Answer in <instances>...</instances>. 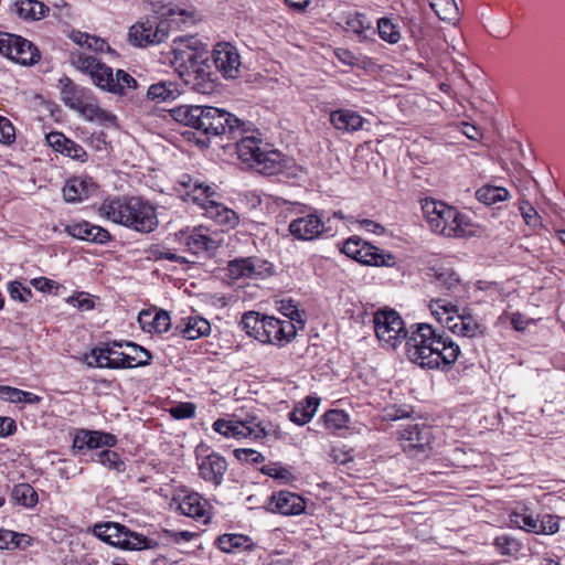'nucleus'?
Wrapping results in <instances>:
<instances>
[{"label": "nucleus", "instance_id": "72a5a7b5", "mask_svg": "<svg viewBox=\"0 0 565 565\" xmlns=\"http://www.w3.org/2000/svg\"><path fill=\"white\" fill-rule=\"evenodd\" d=\"M320 398L308 396L305 403L297 405L292 412L289 413V419L297 425H305L311 420L318 411Z\"/></svg>", "mask_w": 565, "mask_h": 565}, {"label": "nucleus", "instance_id": "aec40b11", "mask_svg": "<svg viewBox=\"0 0 565 565\" xmlns=\"http://www.w3.org/2000/svg\"><path fill=\"white\" fill-rule=\"evenodd\" d=\"M46 141L56 152H61L62 154L79 162H85L87 160V152L85 149L81 145L66 138L62 132H50L46 135Z\"/></svg>", "mask_w": 565, "mask_h": 565}, {"label": "nucleus", "instance_id": "f3484780", "mask_svg": "<svg viewBox=\"0 0 565 565\" xmlns=\"http://www.w3.org/2000/svg\"><path fill=\"white\" fill-rule=\"evenodd\" d=\"M198 460L200 477L214 486H220L227 470L226 459L216 452H211L204 457H198Z\"/></svg>", "mask_w": 565, "mask_h": 565}, {"label": "nucleus", "instance_id": "c9c22d12", "mask_svg": "<svg viewBox=\"0 0 565 565\" xmlns=\"http://www.w3.org/2000/svg\"><path fill=\"white\" fill-rule=\"evenodd\" d=\"M205 212L211 218H214L222 225L234 227L238 223L237 214L216 201L213 203L210 202V204L206 205Z\"/></svg>", "mask_w": 565, "mask_h": 565}, {"label": "nucleus", "instance_id": "f257e3e1", "mask_svg": "<svg viewBox=\"0 0 565 565\" xmlns=\"http://www.w3.org/2000/svg\"><path fill=\"white\" fill-rule=\"evenodd\" d=\"M374 330L383 345L391 349L406 339L408 359L422 367L449 370L460 354L459 345L450 337L428 323L416 324L407 335L402 318L394 310L376 312Z\"/></svg>", "mask_w": 565, "mask_h": 565}, {"label": "nucleus", "instance_id": "b1692460", "mask_svg": "<svg viewBox=\"0 0 565 565\" xmlns=\"http://www.w3.org/2000/svg\"><path fill=\"white\" fill-rule=\"evenodd\" d=\"M209 503L199 493L192 492L185 495L178 505L181 514L202 521L204 524L209 522Z\"/></svg>", "mask_w": 565, "mask_h": 565}, {"label": "nucleus", "instance_id": "2eb2a0df", "mask_svg": "<svg viewBox=\"0 0 565 565\" xmlns=\"http://www.w3.org/2000/svg\"><path fill=\"white\" fill-rule=\"evenodd\" d=\"M124 342L113 341L105 343L102 347L92 350L90 354L86 355V363L89 367H107V369H126V366H113L111 364L126 363L120 361L126 356L125 352H119L116 348H124Z\"/></svg>", "mask_w": 565, "mask_h": 565}, {"label": "nucleus", "instance_id": "a211bd4d", "mask_svg": "<svg viewBox=\"0 0 565 565\" xmlns=\"http://www.w3.org/2000/svg\"><path fill=\"white\" fill-rule=\"evenodd\" d=\"M429 428L420 427L418 424L407 425L401 430V439L404 451L416 456L425 452L430 444Z\"/></svg>", "mask_w": 565, "mask_h": 565}, {"label": "nucleus", "instance_id": "20e7f679", "mask_svg": "<svg viewBox=\"0 0 565 565\" xmlns=\"http://www.w3.org/2000/svg\"><path fill=\"white\" fill-rule=\"evenodd\" d=\"M98 215L140 233H150L158 226L156 209L139 196L107 198L99 205Z\"/></svg>", "mask_w": 565, "mask_h": 565}, {"label": "nucleus", "instance_id": "bf43d9fd", "mask_svg": "<svg viewBox=\"0 0 565 565\" xmlns=\"http://www.w3.org/2000/svg\"><path fill=\"white\" fill-rule=\"evenodd\" d=\"M234 456L243 462L260 463L265 461V457L254 449L238 448L234 450Z\"/></svg>", "mask_w": 565, "mask_h": 565}, {"label": "nucleus", "instance_id": "bb28decb", "mask_svg": "<svg viewBox=\"0 0 565 565\" xmlns=\"http://www.w3.org/2000/svg\"><path fill=\"white\" fill-rule=\"evenodd\" d=\"M50 11L49 7L38 0H15L11 12L26 21H38Z\"/></svg>", "mask_w": 565, "mask_h": 565}, {"label": "nucleus", "instance_id": "de8ad7c7", "mask_svg": "<svg viewBox=\"0 0 565 565\" xmlns=\"http://www.w3.org/2000/svg\"><path fill=\"white\" fill-rule=\"evenodd\" d=\"M97 458L98 462L110 470L121 472L126 469L125 461L116 451L104 449L97 454Z\"/></svg>", "mask_w": 565, "mask_h": 565}, {"label": "nucleus", "instance_id": "a878e982", "mask_svg": "<svg viewBox=\"0 0 565 565\" xmlns=\"http://www.w3.org/2000/svg\"><path fill=\"white\" fill-rule=\"evenodd\" d=\"M11 46L12 53H10L9 58L21 65L35 64L41 57L38 47L29 40L19 35H15Z\"/></svg>", "mask_w": 565, "mask_h": 565}, {"label": "nucleus", "instance_id": "4be33fe9", "mask_svg": "<svg viewBox=\"0 0 565 565\" xmlns=\"http://www.w3.org/2000/svg\"><path fill=\"white\" fill-rule=\"evenodd\" d=\"M117 443L115 435L96 430H79L74 438V448L97 449L103 446L113 447Z\"/></svg>", "mask_w": 565, "mask_h": 565}, {"label": "nucleus", "instance_id": "6e6552de", "mask_svg": "<svg viewBox=\"0 0 565 565\" xmlns=\"http://www.w3.org/2000/svg\"><path fill=\"white\" fill-rule=\"evenodd\" d=\"M429 308L433 316L454 333L460 337L475 338L483 333L482 326L470 313H459L457 305L446 299H433Z\"/></svg>", "mask_w": 565, "mask_h": 565}, {"label": "nucleus", "instance_id": "58836bf2", "mask_svg": "<svg viewBox=\"0 0 565 565\" xmlns=\"http://www.w3.org/2000/svg\"><path fill=\"white\" fill-rule=\"evenodd\" d=\"M429 6L440 20L446 22L458 20L459 10L455 0H430Z\"/></svg>", "mask_w": 565, "mask_h": 565}, {"label": "nucleus", "instance_id": "9d476101", "mask_svg": "<svg viewBox=\"0 0 565 565\" xmlns=\"http://www.w3.org/2000/svg\"><path fill=\"white\" fill-rule=\"evenodd\" d=\"M169 25L167 20L157 17L137 22L129 29V42L140 47L160 44L169 35Z\"/></svg>", "mask_w": 565, "mask_h": 565}, {"label": "nucleus", "instance_id": "7ed1b4c3", "mask_svg": "<svg viewBox=\"0 0 565 565\" xmlns=\"http://www.w3.org/2000/svg\"><path fill=\"white\" fill-rule=\"evenodd\" d=\"M173 119L209 136L236 140L247 131L246 124L233 114L212 106L182 105L171 110Z\"/></svg>", "mask_w": 565, "mask_h": 565}, {"label": "nucleus", "instance_id": "423d86ee", "mask_svg": "<svg viewBox=\"0 0 565 565\" xmlns=\"http://www.w3.org/2000/svg\"><path fill=\"white\" fill-rule=\"evenodd\" d=\"M241 326L249 337L262 343L280 345L296 335V326L291 321H282L274 317L260 316L255 311L243 315Z\"/></svg>", "mask_w": 565, "mask_h": 565}, {"label": "nucleus", "instance_id": "c85d7f7f", "mask_svg": "<svg viewBox=\"0 0 565 565\" xmlns=\"http://www.w3.org/2000/svg\"><path fill=\"white\" fill-rule=\"evenodd\" d=\"M93 533L104 542L121 548L125 541L124 536H127L126 527L114 522L96 524L93 529Z\"/></svg>", "mask_w": 565, "mask_h": 565}, {"label": "nucleus", "instance_id": "79ce46f5", "mask_svg": "<svg viewBox=\"0 0 565 565\" xmlns=\"http://www.w3.org/2000/svg\"><path fill=\"white\" fill-rule=\"evenodd\" d=\"M175 88L172 83L159 82L152 84L147 90L150 100L162 103L175 98Z\"/></svg>", "mask_w": 565, "mask_h": 565}, {"label": "nucleus", "instance_id": "c756f323", "mask_svg": "<svg viewBox=\"0 0 565 565\" xmlns=\"http://www.w3.org/2000/svg\"><path fill=\"white\" fill-rule=\"evenodd\" d=\"M138 321L143 330L157 333L167 332L171 326V319L167 311L160 310L157 312L142 311L139 315Z\"/></svg>", "mask_w": 565, "mask_h": 565}, {"label": "nucleus", "instance_id": "37998d69", "mask_svg": "<svg viewBox=\"0 0 565 565\" xmlns=\"http://www.w3.org/2000/svg\"><path fill=\"white\" fill-rule=\"evenodd\" d=\"M137 86V81L122 70H118L113 74V83H110L107 92L124 95L127 89H134Z\"/></svg>", "mask_w": 565, "mask_h": 565}, {"label": "nucleus", "instance_id": "338daca9", "mask_svg": "<svg viewBox=\"0 0 565 565\" xmlns=\"http://www.w3.org/2000/svg\"><path fill=\"white\" fill-rule=\"evenodd\" d=\"M15 40L14 34L0 32V54L8 57L12 53V42Z\"/></svg>", "mask_w": 565, "mask_h": 565}, {"label": "nucleus", "instance_id": "7c9ffc66", "mask_svg": "<svg viewBox=\"0 0 565 565\" xmlns=\"http://www.w3.org/2000/svg\"><path fill=\"white\" fill-rule=\"evenodd\" d=\"M175 330L188 340H195L207 335L211 331L209 321L201 317H190L186 321L178 324Z\"/></svg>", "mask_w": 565, "mask_h": 565}, {"label": "nucleus", "instance_id": "4d7b16f0", "mask_svg": "<svg viewBox=\"0 0 565 565\" xmlns=\"http://www.w3.org/2000/svg\"><path fill=\"white\" fill-rule=\"evenodd\" d=\"M8 291L10 297L13 300H19L21 302H26L32 297V291L30 288L24 287L19 281H12L9 284Z\"/></svg>", "mask_w": 565, "mask_h": 565}, {"label": "nucleus", "instance_id": "412c9836", "mask_svg": "<svg viewBox=\"0 0 565 565\" xmlns=\"http://www.w3.org/2000/svg\"><path fill=\"white\" fill-rule=\"evenodd\" d=\"M323 231V223L313 214L294 220L289 224V232L298 239L311 241L318 237Z\"/></svg>", "mask_w": 565, "mask_h": 565}, {"label": "nucleus", "instance_id": "a19ab883", "mask_svg": "<svg viewBox=\"0 0 565 565\" xmlns=\"http://www.w3.org/2000/svg\"><path fill=\"white\" fill-rule=\"evenodd\" d=\"M509 192L501 186L484 185L476 191V198L486 205H492L507 200Z\"/></svg>", "mask_w": 565, "mask_h": 565}, {"label": "nucleus", "instance_id": "0e129e2a", "mask_svg": "<svg viewBox=\"0 0 565 565\" xmlns=\"http://www.w3.org/2000/svg\"><path fill=\"white\" fill-rule=\"evenodd\" d=\"M67 301L81 310H89L94 308V301L84 292L70 297Z\"/></svg>", "mask_w": 565, "mask_h": 565}, {"label": "nucleus", "instance_id": "f8f14e48", "mask_svg": "<svg viewBox=\"0 0 565 565\" xmlns=\"http://www.w3.org/2000/svg\"><path fill=\"white\" fill-rule=\"evenodd\" d=\"M71 63L76 70L87 74L93 83L104 90H107L113 83V70L95 56L82 52L72 53Z\"/></svg>", "mask_w": 565, "mask_h": 565}, {"label": "nucleus", "instance_id": "3c124183", "mask_svg": "<svg viewBox=\"0 0 565 565\" xmlns=\"http://www.w3.org/2000/svg\"><path fill=\"white\" fill-rule=\"evenodd\" d=\"M127 536H124V546L125 550H142V548H152L156 543L152 542V540L129 531L126 529Z\"/></svg>", "mask_w": 565, "mask_h": 565}, {"label": "nucleus", "instance_id": "1a4fd4ad", "mask_svg": "<svg viewBox=\"0 0 565 565\" xmlns=\"http://www.w3.org/2000/svg\"><path fill=\"white\" fill-rule=\"evenodd\" d=\"M341 252L348 257L367 266L393 267L396 264V257L393 254L380 249L359 236L348 238L343 243Z\"/></svg>", "mask_w": 565, "mask_h": 565}, {"label": "nucleus", "instance_id": "4c0bfd02", "mask_svg": "<svg viewBox=\"0 0 565 565\" xmlns=\"http://www.w3.org/2000/svg\"><path fill=\"white\" fill-rule=\"evenodd\" d=\"M11 499L25 508H33L39 500L34 488L29 483L15 484L11 492Z\"/></svg>", "mask_w": 565, "mask_h": 565}, {"label": "nucleus", "instance_id": "f704fd0d", "mask_svg": "<svg viewBox=\"0 0 565 565\" xmlns=\"http://www.w3.org/2000/svg\"><path fill=\"white\" fill-rule=\"evenodd\" d=\"M436 287L449 295H456L461 290V281L458 274L451 268H440L435 273Z\"/></svg>", "mask_w": 565, "mask_h": 565}, {"label": "nucleus", "instance_id": "c03bdc74", "mask_svg": "<svg viewBox=\"0 0 565 565\" xmlns=\"http://www.w3.org/2000/svg\"><path fill=\"white\" fill-rule=\"evenodd\" d=\"M244 428L245 426L242 425V422L217 419L213 424V429L225 437H245Z\"/></svg>", "mask_w": 565, "mask_h": 565}, {"label": "nucleus", "instance_id": "5701e85b", "mask_svg": "<svg viewBox=\"0 0 565 565\" xmlns=\"http://www.w3.org/2000/svg\"><path fill=\"white\" fill-rule=\"evenodd\" d=\"M96 190L90 178L75 177L70 179L63 188V198L68 203H75L89 198Z\"/></svg>", "mask_w": 565, "mask_h": 565}, {"label": "nucleus", "instance_id": "13d9d810", "mask_svg": "<svg viewBox=\"0 0 565 565\" xmlns=\"http://www.w3.org/2000/svg\"><path fill=\"white\" fill-rule=\"evenodd\" d=\"M170 414L175 419L192 418L195 416V405L193 403H179L171 407Z\"/></svg>", "mask_w": 565, "mask_h": 565}, {"label": "nucleus", "instance_id": "ea45409f", "mask_svg": "<svg viewBox=\"0 0 565 565\" xmlns=\"http://www.w3.org/2000/svg\"><path fill=\"white\" fill-rule=\"evenodd\" d=\"M184 200H191L193 203L199 204L201 207L206 210V205L213 203L215 200L213 196L215 192L203 183H193V188L185 192Z\"/></svg>", "mask_w": 565, "mask_h": 565}, {"label": "nucleus", "instance_id": "6ab92c4d", "mask_svg": "<svg viewBox=\"0 0 565 565\" xmlns=\"http://www.w3.org/2000/svg\"><path fill=\"white\" fill-rule=\"evenodd\" d=\"M65 232L74 238L96 244H106L111 239L106 228L87 221L68 224L65 226Z\"/></svg>", "mask_w": 565, "mask_h": 565}, {"label": "nucleus", "instance_id": "a18cd8bd", "mask_svg": "<svg viewBox=\"0 0 565 565\" xmlns=\"http://www.w3.org/2000/svg\"><path fill=\"white\" fill-rule=\"evenodd\" d=\"M323 422L326 427L337 433L342 428H345L349 423V416L347 413L340 409H330L323 415Z\"/></svg>", "mask_w": 565, "mask_h": 565}, {"label": "nucleus", "instance_id": "2f4dec72", "mask_svg": "<svg viewBox=\"0 0 565 565\" xmlns=\"http://www.w3.org/2000/svg\"><path fill=\"white\" fill-rule=\"evenodd\" d=\"M216 544L222 552L235 553L237 551H252L255 543L250 537L243 534H223L217 537Z\"/></svg>", "mask_w": 565, "mask_h": 565}, {"label": "nucleus", "instance_id": "473e14b6", "mask_svg": "<svg viewBox=\"0 0 565 565\" xmlns=\"http://www.w3.org/2000/svg\"><path fill=\"white\" fill-rule=\"evenodd\" d=\"M186 246L195 255L212 253L218 248V243L200 230H194L186 239Z\"/></svg>", "mask_w": 565, "mask_h": 565}, {"label": "nucleus", "instance_id": "393cba45", "mask_svg": "<svg viewBox=\"0 0 565 565\" xmlns=\"http://www.w3.org/2000/svg\"><path fill=\"white\" fill-rule=\"evenodd\" d=\"M330 122L337 130L354 132L363 128L365 119L351 109H337L330 113Z\"/></svg>", "mask_w": 565, "mask_h": 565}, {"label": "nucleus", "instance_id": "4468645a", "mask_svg": "<svg viewBox=\"0 0 565 565\" xmlns=\"http://www.w3.org/2000/svg\"><path fill=\"white\" fill-rule=\"evenodd\" d=\"M226 273L233 280L262 278L270 274V266L256 257L235 258L227 263Z\"/></svg>", "mask_w": 565, "mask_h": 565}, {"label": "nucleus", "instance_id": "49530a36", "mask_svg": "<svg viewBox=\"0 0 565 565\" xmlns=\"http://www.w3.org/2000/svg\"><path fill=\"white\" fill-rule=\"evenodd\" d=\"M510 522L521 530L537 534L539 519L532 514L514 511L510 514Z\"/></svg>", "mask_w": 565, "mask_h": 565}, {"label": "nucleus", "instance_id": "8fccbe9b", "mask_svg": "<svg viewBox=\"0 0 565 565\" xmlns=\"http://www.w3.org/2000/svg\"><path fill=\"white\" fill-rule=\"evenodd\" d=\"M242 425L245 426V437L254 436L255 438H262L270 433V424L258 420L256 417H252L245 422H242Z\"/></svg>", "mask_w": 565, "mask_h": 565}, {"label": "nucleus", "instance_id": "69168bd1", "mask_svg": "<svg viewBox=\"0 0 565 565\" xmlns=\"http://www.w3.org/2000/svg\"><path fill=\"white\" fill-rule=\"evenodd\" d=\"M21 390L2 385L0 386V398L11 403H20Z\"/></svg>", "mask_w": 565, "mask_h": 565}, {"label": "nucleus", "instance_id": "680f3d73", "mask_svg": "<svg viewBox=\"0 0 565 565\" xmlns=\"http://www.w3.org/2000/svg\"><path fill=\"white\" fill-rule=\"evenodd\" d=\"M14 138L15 131L13 125L8 118L0 116V142L11 143L14 141Z\"/></svg>", "mask_w": 565, "mask_h": 565}, {"label": "nucleus", "instance_id": "5fc2aeb1", "mask_svg": "<svg viewBox=\"0 0 565 565\" xmlns=\"http://www.w3.org/2000/svg\"><path fill=\"white\" fill-rule=\"evenodd\" d=\"M537 523V534H554L559 530L558 518L551 514L542 515Z\"/></svg>", "mask_w": 565, "mask_h": 565}, {"label": "nucleus", "instance_id": "e2e57ef3", "mask_svg": "<svg viewBox=\"0 0 565 565\" xmlns=\"http://www.w3.org/2000/svg\"><path fill=\"white\" fill-rule=\"evenodd\" d=\"M521 214L523 216L524 222L532 227H536L541 223V217L537 214L536 210L530 204H524L520 206Z\"/></svg>", "mask_w": 565, "mask_h": 565}, {"label": "nucleus", "instance_id": "ddd939ff", "mask_svg": "<svg viewBox=\"0 0 565 565\" xmlns=\"http://www.w3.org/2000/svg\"><path fill=\"white\" fill-rule=\"evenodd\" d=\"M213 66L225 77L236 78L239 75L241 56L237 49L227 42L217 43L213 51Z\"/></svg>", "mask_w": 565, "mask_h": 565}, {"label": "nucleus", "instance_id": "09e8293b", "mask_svg": "<svg viewBox=\"0 0 565 565\" xmlns=\"http://www.w3.org/2000/svg\"><path fill=\"white\" fill-rule=\"evenodd\" d=\"M494 546L500 554L508 556L516 555L522 548L521 543L516 539L507 534L497 536Z\"/></svg>", "mask_w": 565, "mask_h": 565}, {"label": "nucleus", "instance_id": "f03ea898", "mask_svg": "<svg viewBox=\"0 0 565 565\" xmlns=\"http://www.w3.org/2000/svg\"><path fill=\"white\" fill-rule=\"evenodd\" d=\"M200 45L195 36L175 39L171 47V64L186 86L199 94L209 95L216 88L217 75L209 53Z\"/></svg>", "mask_w": 565, "mask_h": 565}, {"label": "nucleus", "instance_id": "39448f33", "mask_svg": "<svg viewBox=\"0 0 565 565\" xmlns=\"http://www.w3.org/2000/svg\"><path fill=\"white\" fill-rule=\"evenodd\" d=\"M243 135L236 138V153L242 163L264 175L284 172L289 160L277 150H265L260 138Z\"/></svg>", "mask_w": 565, "mask_h": 565}, {"label": "nucleus", "instance_id": "e433bc0d", "mask_svg": "<svg viewBox=\"0 0 565 565\" xmlns=\"http://www.w3.org/2000/svg\"><path fill=\"white\" fill-rule=\"evenodd\" d=\"M205 212L211 218H214L222 225L234 227L238 223L237 214L216 201L213 203L210 202V204L206 205Z\"/></svg>", "mask_w": 565, "mask_h": 565}, {"label": "nucleus", "instance_id": "cd10ccee", "mask_svg": "<svg viewBox=\"0 0 565 565\" xmlns=\"http://www.w3.org/2000/svg\"><path fill=\"white\" fill-rule=\"evenodd\" d=\"M125 348L127 349L126 356L121 358L120 361H125L126 363H113V366H126V369L137 367V366H146L150 363L151 353L140 347L139 344L130 341L124 342Z\"/></svg>", "mask_w": 565, "mask_h": 565}, {"label": "nucleus", "instance_id": "dca6fc26", "mask_svg": "<svg viewBox=\"0 0 565 565\" xmlns=\"http://www.w3.org/2000/svg\"><path fill=\"white\" fill-rule=\"evenodd\" d=\"M306 509L305 500L292 492L279 491L273 493L267 510L284 515H298Z\"/></svg>", "mask_w": 565, "mask_h": 565}, {"label": "nucleus", "instance_id": "0eeeda50", "mask_svg": "<svg viewBox=\"0 0 565 565\" xmlns=\"http://www.w3.org/2000/svg\"><path fill=\"white\" fill-rule=\"evenodd\" d=\"M422 209L433 232L445 237H463L467 234V217L455 207L440 201L426 199Z\"/></svg>", "mask_w": 565, "mask_h": 565}, {"label": "nucleus", "instance_id": "6e6d98bb", "mask_svg": "<svg viewBox=\"0 0 565 565\" xmlns=\"http://www.w3.org/2000/svg\"><path fill=\"white\" fill-rule=\"evenodd\" d=\"M22 537H24V535L2 529L0 530V548L10 550L19 547Z\"/></svg>", "mask_w": 565, "mask_h": 565}, {"label": "nucleus", "instance_id": "052dcab7", "mask_svg": "<svg viewBox=\"0 0 565 565\" xmlns=\"http://www.w3.org/2000/svg\"><path fill=\"white\" fill-rule=\"evenodd\" d=\"M260 471L264 475L269 476L275 479H278V480L288 481L291 478L290 471L284 467L278 466L277 463L265 465L260 469Z\"/></svg>", "mask_w": 565, "mask_h": 565}, {"label": "nucleus", "instance_id": "774afa93", "mask_svg": "<svg viewBox=\"0 0 565 565\" xmlns=\"http://www.w3.org/2000/svg\"><path fill=\"white\" fill-rule=\"evenodd\" d=\"M151 254H152L153 258L157 260L158 259H168V260L175 262L179 264L186 263L184 257L179 256L170 250H161V249L156 248V249L151 250Z\"/></svg>", "mask_w": 565, "mask_h": 565}, {"label": "nucleus", "instance_id": "603ef678", "mask_svg": "<svg viewBox=\"0 0 565 565\" xmlns=\"http://www.w3.org/2000/svg\"><path fill=\"white\" fill-rule=\"evenodd\" d=\"M377 30L381 39L388 43H397L401 39L397 26L387 18H381L377 21Z\"/></svg>", "mask_w": 565, "mask_h": 565}, {"label": "nucleus", "instance_id": "9b49d317", "mask_svg": "<svg viewBox=\"0 0 565 565\" xmlns=\"http://www.w3.org/2000/svg\"><path fill=\"white\" fill-rule=\"evenodd\" d=\"M61 100L65 106L79 114L92 118L98 110V107L92 103L90 94L87 89L76 85L70 77L60 79Z\"/></svg>", "mask_w": 565, "mask_h": 565}, {"label": "nucleus", "instance_id": "864d4df0", "mask_svg": "<svg viewBox=\"0 0 565 565\" xmlns=\"http://www.w3.org/2000/svg\"><path fill=\"white\" fill-rule=\"evenodd\" d=\"M350 30L359 36L367 38V32L372 31L371 22L363 15L358 13L347 22Z\"/></svg>", "mask_w": 565, "mask_h": 565}]
</instances>
